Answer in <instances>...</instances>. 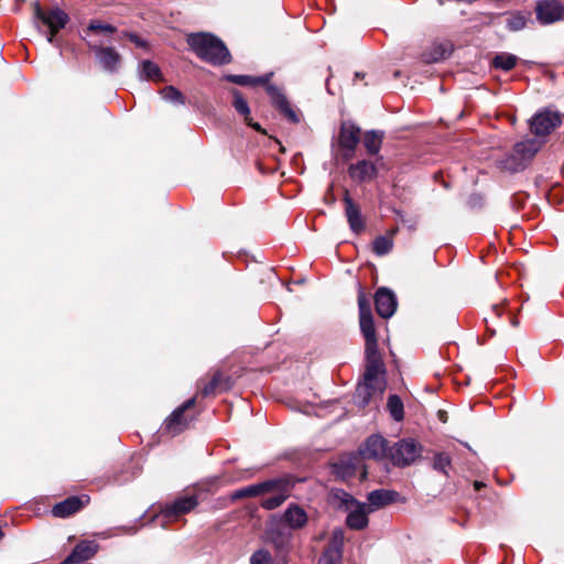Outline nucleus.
Instances as JSON below:
<instances>
[{"mask_svg": "<svg viewBox=\"0 0 564 564\" xmlns=\"http://www.w3.org/2000/svg\"><path fill=\"white\" fill-rule=\"evenodd\" d=\"M76 563L75 561L69 560V555L61 563V564H73Z\"/></svg>", "mask_w": 564, "mask_h": 564, "instance_id": "de8ad7c7", "label": "nucleus"}, {"mask_svg": "<svg viewBox=\"0 0 564 564\" xmlns=\"http://www.w3.org/2000/svg\"><path fill=\"white\" fill-rule=\"evenodd\" d=\"M34 19L41 21L50 30L47 42L53 43L57 32L63 29L68 22V15L61 9L55 8L45 12L39 2L33 3Z\"/></svg>", "mask_w": 564, "mask_h": 564, "instance_id": "20e7f679", "label": "nucleus"}, {"mask_svg": "<svg viewBox=\"0 0 564 564\" xmlns=\"http://www.w3.org/2000/svg\"><path fill=\"white\" fill-rule=\"evenodd\" d=\"M160 95L163 100L171 104L184 105L185 102L183 94L174 86L164 87L160 90Z\"/></svg>", "mask_w": 564, "mask_h": 564, "instance_id": "7c9ffc66", "label": "nucleus"}, {"mask_svg": "<svg viewBox=\"0 0 564 564\" xmlns=\"http://www.w3.org/2000/svg\"><path fill=\"white\" fill-rule=\"evenodd\" d=\"M220 373H215L212 378V380L204 386V388L202 389V394L204 397H207V395H210L212 393L215 392L218 383H219V380H220Z\"/></svg>", "mask_w": 564, "mask_h": 564, "instance_id": "ea45409f", "label": "nucleus"}, {"mask_svg": "<svg viewBox=\"0 0 564 564\" xmlns=\"http://www.w3.org/2000/svg\"><path fill=\"white\" fill-rule=\"evenodd\" d=\"M387 405H388L391 416L395 421H401L403 419V403L398 395H395V394L390 395L388 399Z\"/></svg>", "mask_w": 564, "mask_h": 564, "instance_id": "473e14b6", "label": "nucleus"}, {"mask_svg": "<svg viewBox=\"0 0 564 564\" xmlns=\"http://www.w3.org/2000/svg\"><path fill=\"white\" fill-rule=\"evenodd\" d=\"M269 481L275 482L268 494H272L271 497L265 498L261 502V507L267 510H273L280 507L290 496L292 489V481L288 477L270 479Z\"/></svg>", "mask_w": 564, "mask_h": 564, "instance_id": "423d86ee", "label": "nucleus"}, {"mask_svg": "<svg viewBox=\"0 0 564 564\" xmlns=\"http://www.w3.org/2000/svg\"><path fill=\"white\" fill-rule=\"evenodd\" d=\"M344 540V531L341 529H335L332 532L327 547L318 560V564H340Z\"/></svg>", "mask_w": 564, "mask_h": 564, "instance_id": "1a4fd4ad", "label": "nucleus"}, {"mask_svg": "<svg viewBox=\"0 0 564 564\" xmlns=\"http://www.w3.org/2000/svg\"><path fill=\"white\" fill-rule=\"evenodd\" d=\"M250 564H274V562L269 551L260 549L251 555Z\"/></svg>", "mask_w": 564, "mask_h": 564, "instance_id": "c9c22d12", "label": "nucleus"}, {"mask_svg": "<svg viewBox=\"0 0 564 564\" xmlns=\"http://www.w3.org/2000/svg\"><path fill=\"white\" fill-rule=\"evenodd\" d=\"M198 505L196 496H184L175 499L172 503L166 505L163 509L165 518H176L188 513Z\"/></svg>", "mask_w": 564, "mask_h": 564, "instance_id": "4468645a", "label": "nucleus"}, {"mask_svg": "<svg viewBox=\"0 0 564 564\" xmlns=\"http://www.w3.org/2000/svg\"><path fill=\"white\" fill-rule=\"evenodd\" d=\"M484 321L486 323L487 330L490 332L494 335L496 333V330L490 327L489 317H485Z\"/></svg>", "mask_w": 564, "mask_h": 564, "instance_id": "49530a36", "label": "nucleus"}, {"mask_svg": "<svg viewBox=\"0 0 564 564\" xmlns=\"http://www.w3.org/2000/svg\"><path fill=\"white\" fill-rule=\"evenodd\" d=\"M387 441L379 435H371L366 441L360 454L365 458L380 459L387 454Z\"/></svg>", "mask_w": 564, "mask_h": 564, "instance_id": "f3484780", "label": "nucleus"}, {"mask_svg": "<svg viewBox=\"0 0 564 564\" xmlns=\"http://www.w3.org/2000/svg\"><path fill=\"white\" fill-rule=\"evenodd\" d=\"M194 404L195 398H192L184 402L181 406L175 409L172 412V414L165 420L164 430L173 436L183 432L191 421V419L186 417L184 413L186 410L194 406Z\"/></svg>", "mask_w": 564, "mask_h": 564, "instance_id": "0eeeda50", "label": "nucleus"}, {"mask_svg": "<svg viewBox=\"0 0 564 564\" xmlns=\"http://www.w3.org/2000/svg\"><path fill=\"white\" fill-rule=\"evenodd\" d=\"M140 77L143 79H151L160 82L162 79L159 66L151 61H143L139 68Z\"/></svg>", "mask_w": 564, "mask_h": 564, "instance_id": "c756f323", "label": "nucleus"}, {"mask_svg": "<svg viewBox=\"0 0 564 564\" xmlns=\"http://www.w3.org/2000/svg\"><path fill=\"white\" fill-rule=\"evenodd\" d=\"M525 19L521 15H513L507 20V29L510 31H520L525 26Z\"/></svg>", "mask_w": 564, "mask_h": 564, "instance_id": "58836bf2", "label": "nucleus"}, {"mask_svg": "<svg viewBox=\"0 0 564 564\" xmlns=\"http://www.w3.org/2000/svg\"><path fill=\"white\" fill-rule=\"evenodd\" d=\"M371 512L370 508L366 505H358L355 510H351L346 519L347 525L352 530H362L368 525V513Z\"/></svg>", "mask_w": 564, "mask_h": 564, "instance_id": "412c9836", "label": "nucleus"}, {"mask_svg": "<svg viewBox=\"0 0 564 564\" xmlns=\"http://www.w3.org/2000/svg\"><path fill=\"white\" fill-rule=\"evenodd\" d=\"M561 124V118L556 112L542 111L538 112L530 121L532 133L538 137H544Z\"/></svg>", "mask_w": 564, "mask_h": 564, "instance_id": "9d476101", "label": "nucleus"}, {"mask_svg": "<svg viewBox=\"0 0 564 564\" xmlns=\"http://www.w3.org/2000/svg\"><path fill=\"white\" fill-rule=\"evenodd\" d=\"M187 44L200 59L212 65H224L231 61L225 43L210 33L189 34Z\"/></svg>", "mask_w": 564, "mask_h": 564, "instance_id": "f03ea898", "label": "nucleus"}, {"mask_svg": "<svg viewBox=\"0 0 564 564\" xmlns=\"http://www.w3.org/2000/svg\"><path fill=\"white\" fill-rule=\"evenodd\" d=\"M332 467L333 473L343 479L352 477L359 468L361 469V478L365 479L367 477V469L361 465V459L358 455L341 456Z\"/></svg>", "mask_w": 564, "mask_h": 564, "instance_id": "6e6552de", "label": "nucleus"}, {"mask_svg": "<svg viewBox=\"0 0 564 564\" xmlns=\"http://www.w3.org/2000/svg\"><path fill=\"white\" fill-rule=\"evenodd\" d=\"M384 368H377L373 366L366 365V372L364 376V380L371 382L378 386L379 394H382L384 391L386 382L381 375L383 373Z\"/></svg>", "mask_w": 564, "mask_h": 564, "instance_id": "bb28decb", "label": "nucleus"}, {"mask_svg": "<svg viewBox=\"0 0 564 564\" xmlns=\"http://www.w3.org/2000/svg\"><path fill=\"white\" fill-rule=\"evenodd\" d=\"M366 341V357H373V356H380L379 349H378V340L376 338L365 339Z\"/></svg>", "mask_w": 564, "mask_h": 564, "instance_id": "a19ab883", "label": "nucleus"}, {"mask_svg": "<svg viewBox=\"0 0 564 564\" xmlns=\"http://www.w3.org/2000/svg\"><path fill=\"white\" fill-rule=\"evenodd\" d=\"M358 307H359V318L372 315L370 302L368 301V299L366 297V295L362 292H359V295H358Z\"/></svg>", "mask_w": 564, "mask_h": 564, "instance_id": "4c0bfd02", "label": "nucleus"}, {"mask_svg": "<svg viewBox=\"0 0 564 564\" xmlns=\"http://www.w3.org/2000/svg\"><path fill=\"white\" fill-rule=\"evenodd\" d=\"M88 30L93 32H101V33H113L116 32V28L111 24L102 23L99 20H91L88 25Z\"/></svg>", "mask_w": 564, "mask_h": 564, "instance_id": "e433bc0d", "label": "nucleus"}, {"mask_svg": "<svg viewBox=\"0 0 564 564\" xmlns=\"http://www.w3.org/2000/svg\"><path fill=\"white\" fill-rule=\"evenodd\" d=\"M382 133L375 130L368 131L364 137V145L371 155L378 154L382 144Z\"/></svg>", "mask_w": 564, "mask_h": 564, "instance_id": "cd10ccee", "label": "nucleus"}, {"mask_svg": "<svg viewBox=\"0 0 564 564\" xmlns=\"http://www.w3.org/2000/svg\"><path fill=\"white\" fill-rule=\"evenodd\" d=\"M359 324H360V329H361V333H362L365 339H370V338L377 337L372 315L366 316V317H360Z\"/></svg>", "mask_w": 564, "mask_h": 564, "instance_id": "72a5a7b5", "label": "nucleus"}, {"mask_svg": "<svg viewBox=\"0 0 564 564\" xmlns=\"http://www.w3.org/2000/svg\"><path fill=\"white\" fill-rule=\"evenodd\" d=\"M366 365L373 366L377 368H384L381 355L380 356H373V357H366Z\"/></svg>", "mask_w": 564, "mask_h": 564, "instance_id": "37998d69", "label": "nucleus"}, {"mask_svg": "<svg viewBox=\"0 0 564 564\" xmlns=\"http://www.w3.org/2000/svg\"><path fill=\"white\" fill-rule=\"evenodd\" d=\"M376 311L382 318L391 317L397 310V300L390 290L381 288L375 296Z\"/></svg>", "mask_w": 564, "mask_h": 564, "instance_id": "ddd939ff", "label": "nucleus"}, {"mask_svg": "<svg viewBox=\"0 0 564 564\" xmlns=\"http://www.w3.org/2000/svg\"><path fill=\"white\" fill-rule=\"evenodd\" d=\"M96 57L101 67L109 73H115L120 66L121 56L113 47H94Z\"/></svg>", "mask_w": 564, "mask_h": 564, "instance_id": "2eb2a0df", "label": "nucleus"}, {"mask_svg": "<svg viewBox=\"0 0 564 564\" xmlns=\"http://www.w3.org/2000/svg\"><path fill=\"white\" fill-rule=\"evenodd\" d=\"M273 486H275V482L269 480L259 484H253L234 491L231 498L234 500H237L249 497H258L269 492Z\"/></svg>", "mask_w": 564, "mask_h": 564, "instance_id": "aec40b11", "label": "nucleus"}, {"mask_svg": "<svg viewBox=\"0 0 564 564\" xmlns=\"http://www.w3.org/2000/svg\"><path fill=\"white\" fill-rule=\"evenodd\" d=\"M272 73L262 76L250 75H226L225 79L240 86H265L268 95L271 97L274 107L291 122L299 123L301 115L295 110L285 95L276 86L270 84Z\"/></svg>", "mask_w": 564, "mask_h": 564, "instance_id": "f257e3e1", "label": "nucleus"}, {"mask_svg": "<svg viewBox=\"0 0 564 564\" xmlns=\"http://www.w3.org/2000/svg\"><path fill=\"white\" fill-rule=\"evenodd\" d=\"M398 492L393 490L377 489L368 495L369 508L371 511L390 505L397 500Z\"/></svg>", "mask_w": 564, "mask_h": 564, "instance_id": "4be33fe9", "label": "nucleus"}, {"mask_svg": "<svg viewBox=\"0 0 564 564\" xmlns=\"http://www.w3.org/2000/svg\"><path fill=\"white\" fill-rule=\"evenodd\" d=\"M283 519L292 529H301L307 523V514L297 505H291L284 511Z\"/></svg>", "mask_w": 564, "mask_h": 564, "instance_id": "b1692460", "label": "nucleus"}, {"mask_svg": "<svg viewBox=\"0 0 564 564\" xmlns=\"http://www.w3.org/2000/svg\"><path fill=\"white\" fill-rule=\"evenodd\" d=\"M343 200L345 204V216L350 230L356 235L361 234L366 228V223L360 207L352 200L348 191L345 192Z\"/></svg>", "mask_w": 564, "mask_h": 564, "instance_id": "9b49d317", "label": "nucleus"}, {"mask_svg": "<svg viewBox=\"0 0 564 564\" xmlns=\"http://www.w3.org/2000/svg\"><path fill=\"white\" fill-rule=\"evenodd\" d=\"M392 239L386 236L377 237L372 243V250L377 256L388 254L392 250Z\"/></svg>", "mask_w": 564, "mask_h": 564, "instance_id": "2f4dec72", "label": "nucleus"}, {"mask_svg": "<svg viewBox=\"0 0 564 564\" xmlns=\"http://www.w3.org/2000/svg\"><path fill=\"white\" fill-rule=\"evenodd\" d=\"M234 95V107L236 111L243 117L245 122L254 129L256 131L263 132L261 126L258 122H253L252 118L250 117V108L247 102V100L242 97L240 91L237 89L232 90Z\"/></svg>", "mask_w": 564, "mask_h": 564, "instance_id": "5701e85b", "label": "nucleus"}, {"mask_svg": "<svg viewBox=\"0 0 564 564\" xmlns=\"http://www.w3.org/2000/svg\"><path fill=\"white\" fill-rule=\"evenodd\" d=\"M541 148V142L535 139H527L516 143L512 154L506 159L503 166L512 172L524 167Z\"/></svg>", "mask_w": 564, "mask_h": 564, "instance_id": "7ed1b4c3", "label": "nucleus"}, {"mask_svg": "<svg viewBox=\"0 0 564 564\" xmlns=\"http://www.w3.org/2000/svg\"><path fill=\"white\" fill-rule=\"evenodd\" d=\"M128 37L131 42H133L137 46H140V47H143L145 46V42L140 39L138 35L133 34V33H129L128 34Z\"/></svg>", "mask_w": 564, "mask_h": 564, "instance_id": "c03bdc74", "label": "nucleus"}, {"mask_svg": "<svg viewBox=\"0 0 564 564\" xmlns=\"http://www.w3.org/2000/svg\"><path fill=\"white\" fill-rule=\"evenodd\" d=\"M510 323H511V325H512V326H514V327H516V326H518V324H519L518 319H517V318H513V317L510 319Z\"/></svg>", "mask_w": 564, "mask_h": 564, "instance_id": "8fccbe9b", "label": "nucleus"}, {"mask_svg": "<svg viewBox=\"0 0 564 564\" xmlns=\"http://www.w3.org/2000/svg\"><path fill=\"white\" fill-rule=\"evenodd\" d=\"M449 54V51L446 46L440 45L435 48V51L427 58L429 62H437Z\"/></svg>", "mask_w": 564, "mask_h": 564, "instance_id": "79ce46f5", "label": "nucleus"}, {"mask_svg": "<svg viewBox=\"0 0 564 564\" xmlns=\"http://www.w3.org/2000/svg\"><path fill=\"white\" fill-rule=\"evenodd\" d=\"M97 552V545L93 541H83L78 543L69 554V560L76 563L87 561Z\"/></svg>", "mask_w": 564, "mask_h": 564, "instance_id": "393cba45", "label": "nucleus"}, {"mask_svg": "<svg viewBox=\"0 0 564 564\" xmlns=\"http://www.w3.org/2000/svg\"><path fill=\"white\" fill-rule=\"evenodd\" d=\"M83 506L84 501L82 498L73 496L56 503L52 509V513L57 518H66L79 511Z\"/></svg>", "mask_w": 564, "mask_h": 564, "instance_id": "6ab92c4d", "label": "nucleus"}, {"mask_svg": "<svg viewBox=\"0 0 564 564\" xmlns=\"http://www.w3.org/2000/svg\"><path fill=\"white\" fill-rule=\"evenodd\" d=\"M360 141V129L351 122H344L340 127L338 143L347 151H355Z\"/></svg>", "mask_w": 564, "mask_h": 564, "instance_id": "dca6fc26", "label": "nucleus"}, {"mask_svg": "<svg viewBox=\"0 0 564 564\" xmlns=\"http://www.w3.org/2000/svg\"><path fill=\"white\" fill-rule=\"evenodd\" d=\"M491 312L495 314L496 317L501 316V314H502L501 305L500 304L492 305L491 306Z\"/></svg>", "mask_w": 564, "mask_h": 564, "instance_id": "a18cd8bd", "label": "nucleus"}, {"mask_svg": "<svg viewBox=\"0 0 564 564\" xmlns=\"http://www.w3.org/2000/svg\"><path fill=\"white\" fill-rule=\"evenodd\" d=\"M518 63V57L510 53L497 54L492 59V66L502 70H511Z\"/></svg>", "mask_w": 564, "mask_h": 564, "instance_id": "c85d7f7f", "label": "nucleus"}, {"mask_svg": "<svg viewBox=\"0 0 564 564\" xmlns=\"http://www.w3.org/2000/svg\"><path fill=\"white\" fill-rule=\"evenodd\" d=\"M451 457L445 453H438L434 456L433 468L447 475V469L451 466Z\"/></svg>", "mask_w": 564, "mask_h": 564, "instance_id": "f704fd0d", "label": "nucleus"}, {"mask_svg": "<svg viewBox=\"0 0 564 564\" xmlns=\"http://www.w3.org/2000/svg\"><path fill=\"white\" fill-rule=\"evenodd\" d=\"M535 12L542 24H551L562 19L564 9L556 0H545L536 4Z\"/></svg>", "mask_w": 564, "mask_h": 564, "instance_id": "f8f14e48", "label": "nucleus"}, {"mask_svg": "<svg viewBox=\"0 0 564 564\" xmlns=\"http://www.w3.org/2000/svg\"><path fill=\"white\" fill-rule=\"evenodd\" d=\"M349 176L358 182H365L373 178L377 174V167L373 163L361 160L348 167Z\"/></svg>", "mask_w": 564, "mask_h": 564, "instance_id": "a211bd4d", "label": "nucleus"}, {"mask_svg": "<svg viewBox=\"0 0 564 564\" xmlns=\"http://www.w3.org/2000/svg\"><path fill=\"white\" fill-rule=\"evenodd\" d=\"M474 487H475L476 490H479L482 487V484L479 482V481H475L474 482Z\"/></svg>", "mask_w": 564, "mask_h": 564, "instance_id": "09e8293b", "label": "nucleus"}, {"mask_svg": "<svg viewBox=\"0 0 564 564\" xmlns=\"http://www.w3.org/2000/svg\"><path fill=\"white\" fill-rule=\"evenodd\" d=\"M375 394H379L378 386L364 380L357 386L355 400L359 406H366Z\"/></svg>", "mask_w": 564, "mask_h": 564, "instance_id": "a878e982", "label": "nucleus"}, {"mask_svg": "<svg viewBox=\"0 0 564 564\" xmlns=\"http://www.w3.org/2000/svg\"><path fill=\"white\" fill-rule=\"evenodd\" d=\"M421 454V447L413 440H402L395 443L389 452L395 466H408L415 462Z\"/></svg>", "mask_w": 564, "mask_h": 564, "instance_id": "39448f33", "label": "nucleus"}]
</instances>
